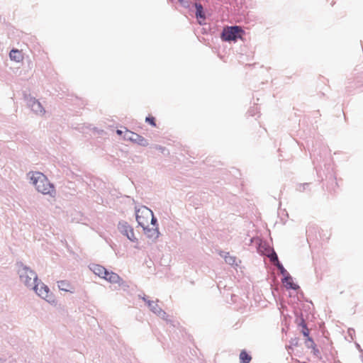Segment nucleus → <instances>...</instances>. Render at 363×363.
Here are the masks:
<instances>
[{
  "mask_svg": "<svg viewBox=\"0 0 363 363\" xmlns=\"http://www.w3.org/2000/svg\"><path fill=\"white\" fill-rule=\"evenodd\" d=\"M301 328V332L303 334L305 339V344L308 345L309 342H313V339L310 336V331L307 326V324L300 326Z\"/></svg>",
  "mask_w": 363,
  "mask_h": 363,
  "instance_id": "6ab92c4d",
  "label": "nucleus"
},
{
  "mask_svg": "<svg viewBox=\"0 0 363 363\" xmlns=\"http://www.w3.org/2000/svg\"><path fill=\"white\" fill-rule=\"evenodd\" d=\"M245 35V30L239 26H225L220 33L223 42H236Z\"/></svg>",
  "mask_w": 363,
  "mask_h": 363,
  "instance_id": "7ed1b4c3",
  "label": "nucleus"
},
{
  "mask_svg": "<svg viewBox=\"0 0 363 363\" xmlns=\"http://www.w3.org/2000/svg\"><path fill=\"white\" fill-rule=\"evenodd\" d=\"M89 268L94 274L100 278L104 279V277L107 276L108 269L101 264L91 263L89 265Z\"/></svg>",
  "mask_w": 363,
  "mask_h": 363,
  "instance_id": "f8f14e48",
  "label": "nucleus"
},
{
  "mask_svg": "<svg viewBox=\"0 0 363 363\" xmlns=\"http://www.w3.org/2000/svg\"><path fill=\"white\" fill-rule=\"evenodd\" d=\"M298 342H299L298 337L291 338L290 340V345L296 347L298 345Z\"/></svg>",
  "mask_w": 363,
  "mask_h": 363,
  "instance_id": "c85d7f7f",
  "label": "nucleus"
},
{
  "mask_svg": "<svg viewBox=\"0 0 363 363\" xmlns=\"http://www.w3.org/2000/svg\"><path fill=\"white\" fill-rule=\"evenodd\" d=\"M156 150H160L162 153H164V150H166L165 147H163L160 145H155L154 147Z\"/></svg>",
  "mask_w": 363,
  "mask_h": 363,
  "instance_id": "c756f323",
  "label": "nucleus"
},
{
  "mask_svg": "<svg viewBox=\"0 0 363 363\" xmlns=\"http://www.w3.org/2000/svg\"><path fill=\"white\" fill-rule=\"evenodd\" d=\"M313 155L315 156V150L313 151Z\"/></svg>",
  "mask_w": 363,
  "mask_h": 363,
  "instance_id": "a19ab883",
  "label": "nucleus"
},
{
  "mask_svg": "<svg viewBox=\"0 0 363 363\" xmlns=\"http://www.w3.org/2000/svg\"><path fill=\"white\" fill-rule=\"evenodd\" d=\"M310 184L311 183L307 182L303 184H299L296 187V190L300 192H303L310 186Z\"/></svg>",
  "mask_w": 363,
  "mask_h": 363,
  "instance_id": "393cba45",
  "label": "nucleus"
},
{
  "mask_svg": "<svg viewBox=\"0 0 363 363\" xmlns=\"http://www.w3.org/2000/svg\"><path fill=\"white\" fill-rule=\"evenodd\" d=\"M118 229L120 233L125 236L130 241L138 243V239L135 236L133 228L125 220H121L118 224Z\"/></svg>",
  "mask_w": 363,
  "mask_h": 363,
  "instance_id": "0eeeda50",
  "label": "nucleus"
},
{
  "mask_svg": "<svg viewBox=\"0 0 363 363\" xmlns=\"http://www.w3.org/2000/svg\"><path fill=\"white\" fill-rule=\"evenodd\" d=\"M139 297L144 301L145 302V303L147 304V307L149 308V309L153 313H156V311H157L158 308H160V306L157 305V302H155L154 301H151L148 298V296H146L145 294H143V296H141L140 295H139Z\"/></svg>",
  "mask_w": 363,
  "mask_h": 363,
  "instance_id": "2eb2a0df",
  "label": "nucleus"
},
{
  "mask_svg": "<svg viewBox=\"0 0 363 363\" xmlns=\"http://www.w3.org/2000/svg\"><path fill=\"white\" fill-rule=\"evenodd\" d=\"M57 285L60 290L72 293V291H71V285L67 281H57Z\"/></svg>",
  "mask_w": 363,
  "mask_h": 363,
  "instance_id": "aec40b11",
  "label": "nucleus"
},
{
  "mask_svg": "<svg viewBox=\"0 0 363 363\" xmlns=\"http://www.w3.org/2000/svg\"><path fill=\"white\" fill-rule=\"evenodd\" d=\"M258 113V108L257 106H252L249 108L247 111V114L250 116H255Z\"/></svg>",
  "mask_w": 363,
  "mask_h": 363,
  "instance_id": "a878e982",
  "label": "nucleus"
},
{
  "mask_svg": "<svg viewBox=\"0 0 363 363\" xmlns=\"http://www.w3.org/2000/svg\"><path fill=\"white\" fill-rule=\"evenodd\" d=\"M149 213H152V211L146 206H143L141 208H135V218L139 226L143 227L146 225Z\"/></svg>",
  "mask_w": 363,
  "mask_h": 363,
  "instance_id": "9d476101",
  "label": "nucleus"
},
{
  "mask_svg": "<svg viewBox=\"0 0 363 363\" xmlns=\"http://www.w3.org/2000/svg\"><path fill=\"white\" fill-rule=\"evenodd\" d=\"M104 279L108 281L111 284H118V282H121L123 284L122 278L118 274L112 271H109L108 269L107 276H106V277H104Z\"/></svg>",
  "mask_w": 363,
  "mask_h": 363,
  "instance_id": "4468645a",
  "label": "nucleus"
},
{
  "mask_svg": "<svg viewBox=\"0 0 363 363\" xmlns=\"http://www.w3.org/2000/svg\"><path fill=\"white\" fill-rule=\"evenodd\" d=\"M145 122L147 123H148L149 125H150L152 127H156L157 126L156 119H155V118L154 116H152L151 115H148L147 116H146Z\"/></svg>",
  "mask_w": 363,
  "mask_h": 363,
  "instance_id": "5701e85b",
  "label": "nucleus"
},
{
  "mask_svg": "<svg viewBox=\"0 0 363 363\" xmlns=\"http://www.w3.org/2000/svg\"><path fill=\"white\" fill-rule=\"evenodd\" d=\"M352 332H353V333L354 332V330L353 329L350 328V329L348 330V333H349L350 335H351V334H352Z\"/></svg>",
  "mask_w": 363,
  "mask_h": 363,
  "instance_id": "c9c22d12",
  "label": "nucleus"
},
{
  "mask_svg": "<svg viewBox=\"0 0 363 363\" xmlns=\"http://www.w3.org/2000/svg\"><path fill=\"white\" fill-rule=\"evenodd\" d=\"M295 291L297 292V295H298V298H304V294L301 290V288L299 289L295 290Z\"/></svg>",
  "mask_w": 363,
  "mask_h": 363,
  "instance_id": "2f4dec72",
  "label": "nucleus"
},
{
  "mask_svg": "<svg viewBox=\"0 0 363 363\" xmlns=\"http://www.w3.org/2000/svg\"><path fill=\"white\" fill-rule=\"evenodd\" d=\"M202 30H203V31H202L203 34H208V32H207V30L206 28L203 27Z\"/></svg>",
  "mask_w": 363,
  "mask_h": 363,
  "instance_id": "f704fd0d",
  "label": "nucleus"
},
{
  "mask_svg": "<svg viewBox=\"0 0 363 363\" xmlns=\"http://www.w3.org/2000/svg\"><path fill=\"white\" fill-rule=\"evenodd\" d=\"M295 323H296V325L298 326H301L303 325L306 324V322L305 320V318H304L303 315L301 316V317H298V318H296L295 319Z\"/></svg>",
  "mask_w": 363,
  "mask_h": 363,
  "instance_id": "bb28decb",
  "label": "nucleus"
},
{
  "mask_svg": "<svg viewBox=\"0 0 363 363\" xmlns=\"http://www.w3.org/2000/svg\"><path fill=\"white\" fill-rule=\"evenodd\" d=\"M181 6L185 9H188L189 11H191V6L192 5V3L189 0H177Z\"/></svg>",
  "mask_w": 363,
  "mask_h": 363,
  "instance_id": "b1692460",
  "label": "nucleus"
},
{
  "mask_svg": "<svg viewBox=\"0 0 363 363\" xmlns=\"http://www.w3.org/2000/svg\"><path fill=\"white\" fill-rule=\"evenodd\" d=\"M123 138L125 140H129L142 147H147L149 145L148 140L146 138L136 133L128 130V129L124 132Z\"/></svg>",
  "mask_w": 363,
  "mask_h": 363,
  "instance_id": "6e6552de",
  "label": "nucleus"
},
{
  "mask_svg": "<svg viewBox=\"0 0 363 363\" xmlns=\"http://www.w3.org/2000/svg\"><path fill=\"white\" fill-rule=\"evenodd\" d=\"M294 315H295V318H298V317H301V316H303V313H302V312H301V311H300V310H295V311H294Z\"/></svg>",
  "mask_w": 363,
  "mask_h": 363,
  "instance_id": "7c9ffc66",
  "label": "nucleus"
},
{
  "mask_svg": "<svg viewBox=\"0 0 363 363\" xmlns=\"http://www.w3.org/2000/svg\"><path fill=\"white\" fill-rule=\"evenodd\" d=\"M152 216L150 223L153 226V228H158V223L157 218L154 216L153 212L150 213Z\"/></svg>",
  "mask_w": 363,
  "mask_h": 363,
  "instance_id": "cd10ccee",
  "label": "nucleus"
},
{
  "mask_svg": "<svg viewBox=\"0 0 363 363\" xmlns=\"http://www.w3.org/2000/svg\"><path fill=\"white\" fill-rule=\"evenodd\" d=\"M361 352H362V353L363 354V351H362V350H361Z\"/></svg>",
  "mask_w": 363,
  "mask_h": 363,
  "instance_id": "79ce46f5",
  "label": "nucleus"
},
{
  "mask_svg": "<svg viewBox=\"0 0 363 363\" xmlns=\"http://www.w3.org/2000/svg\"><path fill=\"white\" fill-rule=\"evenodd\" d=\"M277 267L279 269L281 274L282 275L281 278V282L284 285L286 289H291V290H298L300 289V286L298 284L294 283L293 281V278L290 275V274L286 271V269L284 268V265L281 262H278L277 263Z\"/></svg>",
  "mask_w": 363,
  "mask_h": 363,
  "instance_id": "20e7f679",
  "label": "nucleus"
},
{
  "mask_svg": "<svg viewBox=\"0 0 363 363\" xmlns=\"http://www.w3.org/2000/svg\"><path fill=\"white\" fill-rule=\"evenodd\" d=\"M11 60L19 62L23 60V55L18 49L12 48L9 52Z\"/></svg>",
  "mask_w": 363,
  "mask_h": 363,
  "instance_id": "f3484780",
  "label": "nucleus"
},
{
  "mask_svg": "<svg viewBox=\"0 0 363 363\" xmlns=\"http://www.w3.org/2000/svg\"><path fill=\"white\" fill-rule=\"evenodd\" d=\"M256 242L257 249L258 252H261L262 250H271V252L268 254L267 257L272 262H275L276 264L278 263V262H280L278 258V255L277 252L274 251V249H271L270 246L268 243H267L264 240L259 238H250V242Z\"/></svg>",
  "mask_w": 363,
  "mask_h": 363,
  "instance_id": "423d86ee",
  "label": "nucleus"
},
{
  "mask_svg": "<svg viewBox=\"0 0 363 363\" xmlns=\"http://www.w3.org/2000/svg\"><path fill=\"white\" fill-rule=\"evenodd\" d=\"M32 289L34 290L38 296L45 299L48 303L55 301L54 296L52 293L50 292L49 287L41 282L40 280L33 286Z\"/></svg>",
  "mask_w": 363,
  "mask_h": 363,
  "instance_id": "39448f33",
  "label": "nucleus"
},
{
  "mask_svg": "<svg viewBox=\"0 0 363 363\" xmlns=\"http://www.w3.org/2000/svg\"><path fill=\"white\" fill-rule=\"evenodd\" d=\"M306 346L308 348H311L312 349V352H313L314 356H315L318 359H321L322 358V357L320 355V352L319 350L317 348V346H316L314 340H313V342H309V344L306 345Z\"/></svg>",
  "mask_w": 363,
  "mask_h": 363,
  "instance_id": "4be33fe9",
  "label": "nucleus"
},
{
  "mask_svg": "<svg viewBox=\"0 0 363 363\" xmlns=\"http://www.w3.org/2000/svg\"><path fill=\"white\" fill-rule=\"evenodd\" d=\"M27 105L30 108L32 111L38 115H43L45 112V108L42 106L41 103L35 98L30 97L29 99H28Z\"/></svg>",
  "mask_w": 363,
  "mask_h": 363,
  "instance_id": "9b49d317",
  "label": "nucleus"
},
{
  "mask_svg": "<svg viewBox=\"0 0 363 363\" xmlns=\"http://www.w3.org/2000/svg\"><path fill=\"white\" fill-rule=\"evenodd\" d=\"M116 133L118 135H122L123 132L121 130H116Z\"/></svg>",
  "mask_w": 363,
  "mask_h": 363,
  "instance_id": "72a5a7b5",
  "label": "nucleus"
},
{
  "mask_svg": "<svg viewBox=\"0 0 363 363\" xmlns=\"http://www.w3.org/2000/svg\"><path fill=\"white\" fill-rule=\"evenodd\" d=\"M31 173L32 176L30 178V183L35 186L36 190L44 195L55 197L56 190L54 184L50 182L48 177L42 172H30L28 174Z\"/></svg>",
  "mask_w": 363,
  "mask_h": 363,
  "instance_id": "f257e3e1",
  "label": "nucleus"
},
{
  "mask_svg": "<svg viewBox=\"0 0 363 363\" xmlns=\"http://www.w3.org/2000/svg\"><path fill=\"white\" fill-rule=\"evenodd\" d=\"M309 230H310V228H309V229H307V230H306V233H308Z\"/></svg>",
  "mask_w": 363,
  "mask_h": 363,
  "instance_id": "ea45409f",
  "label": "nucleus"
},
{
  "mask_svg": "<svg viewBox=\"0 0 363 363\" xmlns=\"http://www.w3.org/2000/svg\"><path fill=\"white\" fill-rule=\"evenodd\" d=\"M357 348H359V350L360 352H362L361 350L363 351L362 349H360L359 345L357 344Z\"/></svg>",
  "mask_w": 363,
  "mask_h": 363,
  "instance_id": "58836bf2",
  "label": "nucleus"
},
{
  "mask_svg": "<svg viewBox=\"0 0 363 363\" xmlns=\"http://www.w3.org/2000/svg\"><path fill=\"white\" fill-rule=\"evenodd\" d=\"M220 255L224 258L225 262L231 266H238L236 262L237 258L235 256H232L228 252L220 251Z\"/></svg>",
  "mask_w": 363,
  "mask_h": 363,
  "instance_id": "dca6fc26",
  "label": "nucleus"
},
{
  "mask_svg": "<svg viewBox=\"0 0 363 363\" xmlns=\"http://www.w3.org/2000/svg\"><path fill=\"white\" fill-rule=\"evenodd\" d=\"M122 282H123V284L121 282H118V285L121 287H122L123 289H125V288L128 287V284L123 279H122Z\"/></svg>",
  "mask_w": 363,
  "mask_h": 363,
  "instance_id": "473e14b6",
  "label": "nucleus"
},
{
  "mask_svg": "<svg viewBox=\"0 0 363 363\" xmlns=\"http://www.w3.org/2000/svg\"><path fill=\"white\" fill-rule=\"evenodd\" d=\"M191 11L194 9L195 17L200 25H206L205 21L206 19V11L199 2H195L191 6Z\"/></svg>",
  "mask_w": 363,
  "mask_h": 363,
  "instance_id": "1a4fd4ad",
  "label": "nucleus"
},
{
  "mask_svg": "<svg viewBox=\"0 0 363 363\" xmlns=\"http://www.w3.org/2000/svg\"><path fill=\"white\" fill-rule=\"evenodd\" d=\"M362 362H363V357H362Z\"/></svg>",
  "mask_w": 363,
  "mask_h": 363,
  "instance_id": "37998d69",
  "label": "nucleus"
},
{
  "mask_svg": "<svg viewBox=\"0 0 363 363\" xmlns=\"http://www.w3.org/2000/svg\"><path fill=\"white\" fill-rule=\"evenodd\" d=\"M143 230L144 234L149 238L152 240H156L158 238L160 235V231L158 228H150L147 225H144L143 227H141Z\"/></svg>",
  "mask_w": 363,
  "mask_h": 363,
  "instance_id": "ddd939ff",
  "label": "nucleus"
},
{
  "mask_svg": "<svg viewBox=\"0 0 363 363\" xmlns=\"http://www.w3.org/2000/svg\"><path fill=\"white\" fill-rule=\"evenodd\" d=\"M352 332H353V333L354 332V330L353 329L350 328V329L348 330V333H349L350 335H351V334H352Z\"/></svg>",
  "mask_w": 363,
  "mask_h": 363,
  "instance_id": "e433bc0d",
  "label": "nucleus"
},
{
  "mask_svg": "<svg viewBox=\"0 0 363 363\" xmlns=\"http://www.w3.org/2000/svg\"><path fill=\"white\" fill-rule=\"evenodd\" d=\"M252 356L245 350H242L240 353V363H250Z\"/></svg>",
  "mask_w": 363,
  "mask_h": 363,
  "instance_id": "412c9836",
  "label": "nucleus"
},
{
  "mask_svg": "<svg viewBox=\"0 0 363 363\" xmlns=\"http://www.w3.org/2000/svg\"><path fill=\"white\" fill-rule=\"evenodd\" d=\"M16 266L21 281L28 288L32 289L35 283L40 281L35 272L25 265L21 261L16 262Z\"/></svg>",
  "mask_w": 363,
  "mask_h": 363,
  "instance_id": "f03ea898",
  "label": "nucleus"
},
{
  "mask_svg": "<svg viewBox=\"0 0 363 363\" xmlns=\"http://www.w3.org/2000/svg\"><path fill=\"white\" fill-rule=\"evenodd\" d=\"M5 361H6L5 359H4L2 357L0 358V363H4Z\"/></svg>",
  "mask_w": 363,
  "mask_h": 363,
  "instance_id": "4c0bfd02",
  "label": "nucleus"
},
{
  "mask_svg": "<svg viewBox=\"0 0 363 363\" xmlns=\"http://www.w3.org/2000/svg\"><path fill=\"white\" fill-rule=\"evenodd\" d=\"M157 316L161 318L162 319L164 320L167 323L171 324L172 326L175 327L174 321L172 320L169 319V315L167 313L163 311L160 307L158 308L156 313H155Z\"/></svg>",
  "mask_w": 363,
  "mask_h": 363,
  "instance_id": "a211bd4d",
  "label": "nucleus"
}]
</instances>
